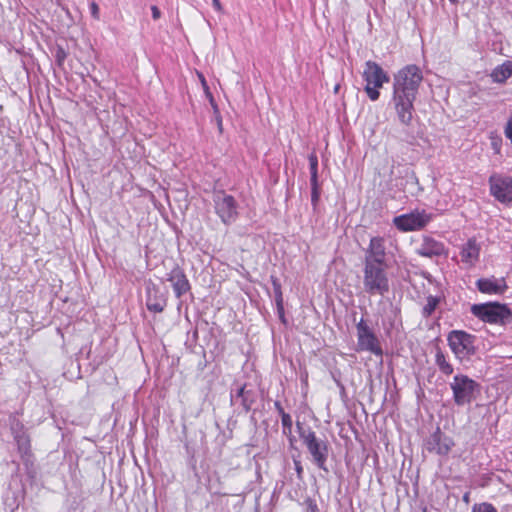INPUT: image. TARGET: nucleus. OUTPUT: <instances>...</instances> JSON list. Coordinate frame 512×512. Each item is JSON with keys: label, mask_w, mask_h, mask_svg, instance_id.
<instances>
[{"label": "nucleus", "mask_w": 512, "mask_h": 512, "mask_svg": "<svg viewBox=\"0 0 512 512\" xmlns=\"http://www.w3.org/2000/svg\"><path fill=\"white\" fill-rule=\"evenodd\" d=\"M452 4H456L458 0H449Z\"/></svg>", "instance_id": "nucleus-41"}, {"label": "nucleus", "mask_w": 512, "mask_h": 512, "mask_svg": "<svg viewBox=\"0 0 512 512\" xmlns=\"http://www.w3.org/2000/svg\"><path fill=\"white\" fill-rule=\"evenodd\" d=\"M281 423L284 429L290 430L292 428V418L288 413L281 415Z\"/></svg>", "instance_id": "nucleus-30"}, {"label": "nucleus", "mask_w": 512, "mask_h": 512, "mask_svg": "<svg viewBox=\"0 0 512 512\" xmlns=\"http://www.w3.org/2000/svg\"><path fill=\"white\" fill-rule=\"evenodd\" d=\"M479 254L480 246L475 239H469L467 243L463 245L460 252L462 262L470 265L478 260Z\"/></svg>", "instance_id": "nucleus-19"}, {"label": "nucleus", "mask_w": 512, "mask_h": 512, "mask_svg": "<svg viewBox=\"0 0 512 512\" xmlns=\"http://www.w3.org/2000/svg\"><path fill=\"white\" fill-rule=\"evenodd\" d=\"M272 282H273L277 311H278L279 316L283 319L284 318V307H283V296H282V291H281V285L277 279H273Z\"/></svg>", "instance_id": "nucleus-22"}, {"label": "nucleus", "mask_w": 512, "mask_h": 512, "mask_svg": "<svg viewBox=\"0 0 512 512\" xmlns=\"http://www.w3.org/2000/svg\"><path fill=\"white\" fill-rule=\"evenodd\" d=\"M401 325V320L399 316V310L397 307L391 305L390 311L385 315L382 320V326L387 334L394 329H398Z\"/></svg>", "instance_id": "nucleus-20"}, {"label": "nucleus", "mask_w": 512, "mask_h": 512, "mask_svg": "<svg viewBox=\"0 0 512 512\" xmlns=\"http://www.w3.org/2000/svg\"><path fill=\"white\" fill-rule=\"evenodd\" d=\"M387 264H378L376 261L364 262L363 286L370 295H385L390 285L387 276Z\"/></svg>", "instance_id": "nucleus-2"}, {"label": "nucleus", "mask_w": 512, "mask_h": 512, "mask_svg": "<svg viewBox=\"0 0 512 512\" xmlns=\"http://www.w3.org/2000/svg\"><path fill=\"white\" fill-rule=\"evenodd\" d=\"M338 89H339V86L337 85V86L335 87V92H336V93H337Z\"/></svg>", "instance_id": "nucleus-42"}, {"label": "nucleus", "mask_w": 512, "mask_h": 512, "mask_svg": "<svg viewBox=\"0 0 512 512\" xmlns=\"http://www.w3.org/2000/svg\"><path fill=\"white\" fill-rule=\"evenodd\" d=\"M489 192L501 204L512 207V176L493 173L488 179Z\"/></svg>", "instance_id": "nucleus-7"}, {"label": "nucleus", "mask_w": 512, "mask_h": 512, "mask_svg": "<svg viewBox=\"0 0 512 512\" xmlns=\"http://www.w3.org/2000/svg\"><path fill=\"white\" fill-rule=\"evenodd\" d=\"M14 440L17 444L18 452L26 466L33 464V454L31 452L30 437L20 421H14L11 426Z\"/></svg>", "instance_id": "nucleus-11"}, {"label": "nucleus", "mask_w": 512, "mask_h": 512, "mask_svg": "<svg viewBox=\"0 0 512 512\" xmlns=\"http://www.w3.org/2000/svg\"><path fill=\"white\" fill-rule=\"evenodd\" d=\"M300 438L307 447L315 465L319 469L327 472L326 461L329 453L328 443L317 438L315 432L310 429L301 431Z\"/></svg>", "instance_id": "nucleus-6"}, {"label": "nucleus", "mask_w": 512, "mask_h": 512, "mask_svg": "<svg viewBox=\"0 0 512 512\" xmlns=\"http://www.w3.org/2000/svg\"><path fill=\"white\" fill-rule=\"evenodd\" d=\"M471 312L476 317L489 323L505 324L511 319V311L509 308L498 302H488L484 304H474Z\"/></svg>", "instance_id": "nucleus-5"}, {"label": "nucleus", "mask_w": 512, "mask_h": 512, "mask_svg": "<svg viewBox=\"0 0 512 512\" xmlns=\"http://www.w3.org/2000/svg\"><path fill=\"white\" fill-rule=\"evenodd\" d=\"M212 5L216 11L223 13V6H222L220 0H212Z\"/></svg>", "instance_id": "nucleus-35"}, {"label": "nucleus", "mask_w": 512, "mask_h": 512, "mask_svg": "<svg viewBox=\"0 0 512 512\" xmlns=\"http://www.w3.org/2000/svg\"><path fill=\"white\" fill-rule=\"evenodd\" d=\"M410 180L412 184H418V179L414 175L411 176Z\"/></svg>", "instance_id": "nucleus-40"}, {"label": "nucleus", "mask_w": 512, "mask_h": 512, "mask_svg": "<svg viewBox=\"0 0 512 512\" xmlns=\"http://www.w3.org/2000/svg\"><path fill=\"white\" fill-rule=\"evenodd\" d=\"M309 165H310V182L318 181V159L316 155L312 154L309 156Z\"/></svg>", "instance_id": "nucleus-26"}, {"label": "nucleus", "mask_w": 512, "mask_h": 512, "mask_svg": "<svg viewBox=\"0 0 512 512\" xmlns=\"http://www.w3.org/2000/svg\"><path fill=\"white\" fill-rule=\"evenodd\" d=\"M213 207L221 222L227 226L233 224L239 216L238 202L223 190L213 193Z\"/></svg>", "instance_id": "nucleus-3"}, {"label": "nucleus", "mask_w": 512, "mask_h": 512, "mask_svg": "<svg viewBox=\"0 0 512 512\" xmlns=\"http://www.w3.org/2000/svg\"><path fill=\"white\" fill-rule=\"evenodd\" d=\"M423 81V73L420 67L409 64L401 68L393 77V104L397 119L405 127V140L412 143L414 137L408 132L413 124L414 102L417 98L419 87Z\"/></svg>", "instance_id": "nucleus-1"}, {"label": "nucleus", "mask_w": 512, "mask_h": 512, "mask_svg": "<svg viewBox=\"0 0 512 512\" xmlns=\"http://www.w3.org/2000/svg\"><path fill=\"white\" fill-rule=\"evenodd\" d=\"M167 281L172 284L175 296L181 298L185 293L190 290L189 281L184 271L179 267L175 266L170 273L167 275Z\"/></svg>", "instance_id": "nucleus-14"}, {"label": "nucleus", "mask_w": 512, "mask_h": 512, "mask_svg": "<svg viewBox=\"0 0 512 512\" xmlns=\"http://www.w3.org/2000/svg\"><path fill=\"white\" fill-rule=\"evenodd\" d=\"M90 11L94 19H99V6L95 2L90 4Z\"/></svg>", "instance_id": "nucleus-32"}, {"label": "nucleus", "mask_w": 512, "mask_h": 512, "mask_svg": "<svg viewBox=\"0 0 512 512\" xmlns=\"http://www.w3.org/2000/svg\"><path fill=\"white\" fill-rule=\"evenodd\" d=\"M363 78L366 81L365 92L372 101H376L380 97L379 89L384 83L389 82V76L382 67L374 61L365 63Z\"/></svg>", "instance_id": "nucleus-4"}, {"label": "nucleus", "mask_w": 512, "mask_h": 512, "mask_svg": "<svg viewBox=\"0 0 512 512\" xmlns=\"http://www.w3.org/2000/svg\"><path fill=\"white\" fill-rule=\"evenodd\" d=\"M472 512H498L497 509L490 503L483 502L474 504Z\"/></svg>", "instance_id": "nucleus-28"}, {"label": "nucleus", "mask_w": 512, "mask_h": 512, "mask_svg": "<svg viewBox=\"0 0 512 512\" xmlns=\"http://www.w3.org/2000/svg\"><path fill=\"white\" fill-rule=\"evenodd\" d=\"M476 337L464 331L454 330L448 335V343L452 352H473L478 347L475 345Z\"/></svg>", "instance_id": "nucleus-13"}, {"label": "nucleus", "mask_w": 512, "mask_h": 512, "mask_svg": "<svg viewBox=\"0 0 512 512\" xmlns=\"http://www.w3.org/2000/svg\"><path fill=\"white\" fill-rule=\"evenodd\" d=\"M476 284L479 291L486 294H502L507 288L504 278H482Z\"/></svg>", "instance_id": "nucleus-18"}, {"label": "nucleus", "mask_w": 512, "mask_h": 512, "mask_svg": "<svg viewBox=\"0 0 512 512\" xmlns=\"http://www.w3.org/2000/svg\"><path fill=\"white\" fill-rule=\"evenodd\" d=\"M231 400L235 403H237L240 400V404L246 411H249L251 409L252 403L254 401L252 397V392L246 390V385L238 387L236 392L231 394Z\"/></svg>", "instance_id": "nucleus-21"}, {"label": "nucleus", "mask_w": 512, "mask_h": 512, "mask_svg": "<svg viewBox=\"0 0 512 512\" xmlns=\"http://www.w3.org/2000/svg\"><path fill=\"white\" fill-rule=\"evenodd\" d=\"M433 219V214L426 210H414L393 219L395 227L403 232L417 231L426 227Z\"/></svg>", "instance_id": "nucleus-8"}, {"label": "nucleus", "mask_w": 512, "mask_h": 512, "mask_svg": "<svg viewBox=\"0 0 512 512\" xmlns=\"http://www.w3.org/2000/svg\"><path fill=\"white\" fill-rule=\"evenodd\" d=\"M356 331L360 350L383 352L378 336L363 318L357 323Z\"/></svg>", "instance_id": "nucleus-10"}, {"label": "nucleus", "mask_w": 512, "mask_h": 512, "mask_svg": "<svg viewBox=\"0 0 512 512\" xmlns=\"http://www.w3.org/2000/svg\"><path fill=\"white\" fill-rule=\"evenodd\" d=\"M450 387L453 392L455 404L463 406L471 403L479 385L466 375H456L454 376L453 382L450 383Z\"/></svg>", "instance_id": "nucleus-9"}, {"label": "nucleus", "mask_w": 512, "mask_h": 512, "mask_svg": "<svg viewBox=\"0 0 512 512\" xmlns=\"http://www.w3.org/2000/svg\"><path fill=\"white\" fill-rule=\"evenodd\" d=\"M274 406H275V408H276L277 412L280 414V416H281V415H283V413H286V412L284 411L283 407L281 406V403H280L279 401H276V402L274 403Z\"/></svg>", "instance_id": "nucleus-37"}, {"label": "nucleus", "mask_w": 512, "mask_h": 512, "mask_svg": "<svg viewBox=\"0 0 512 512\" xmlns=\"http://www.w3.org/2000/svg\"><path fill=\"white\" fill-rule=\"evenodd\" d=\"M294 465H295V470H296L297 476L299 479H301L302 474H303V467L301 465V462L299 460H294Z\"/></svg>", "instance_id": "nucleus-33"}, {"label": "nucleus", "mask_w": 512, "mask_h": 512, "mask_svg": "<svg viewBox=\"0 0 512 512\" xmlns=\"http://www.w3.org/2000/svg\"><path fill=\"white\" fill-rule=\"evenodd\" d=\"M311 184V203L313 206V209L315 210L317 208L319 199H320V188L318 181L310 182Z\"/></svg>", "instance_id": "nucleus-27"}, {"label": "nucleus", "mask_w": 512, "mask_h": 512, "mask_svg": "<svg viewBox=\"0 0 512 512\" xmlns=\"http://www.w3.org/2000/svg\"><path fill=\"white\" fill-rule=\"evenodd\" d=\"M491 77L496 83H505L508 78H510L509 73H507L505 69L504 63L497 66L491 74Z\"/></svg>", "instance_id": "nucleus-23"}, {"label": "nucleus", "mask_w": 512, "mask_h": 512, "mask_svg": "<svg viewBox=\"0 0 512 512\" xmlns=\"http://www.w3.org/2000/svg\"><path fill=\"white\" fill-rule=\"evenodd\" d=\"M146 306L149 311L160 313L166 306V299L155 284L146 288Z\"/></svg>", "instance_id": "nucleus-15"}, {"label": "nucleus", "mask_w": 512, "mask_h": 512, "mask_svg": "<svg viewBox=\"0 0 512 512\" xmlns=\"http://www.w3.org/2000/svg\"><path fill=\"white\" fill-rule=\"evenodd\" d=\"M462 500L464 503L469 504L470 503V492H466L463 495Z\"/></svg>", "instance_id": "nucleus-38"}, {"label": "nucleus", "mask_w": 512, "mask_h": 512, "mask_svg": "<svg viewBox=\"0 0 512 512\" xmlns=\"http://www.w3.org/2000/svg\"><path fill=\"white\" fill-rule=\"evenodd\" d=\"M440 299L435 296H428L426 300V304L422 309V314L424 317H429L435 311L436 307L439 304Z\"/></svg>", "instance_id": "nucleus-24"}, {"label": "nucleus", "mask_w": 512, "mask_h": 512, "mask_svg": "<svg viewBox=\"0 0 512 512\" xmlns=\"http://www.w3.org/2000/svg\"><path fill=\"white\" fill-rule=\"evenodd\" d=\"M306 512H319L318 506L315 501L308 499L306 501Z\"/></svg>", "instance_id": "nucleus-31"}, {"label": "nucleus", "mask_w": 512, "mask_h": 512, "mask_svg": "<svg viewBox=\"0 0 512 512\" xmlns=\"http://www.w3.org/2000/svg\"><path fill=\"white\" fill-rule=\"evenodd\" d=\"M67 57L66 51L62 47H57L55 52V58L58 66H62Z\"/></svg>", "instance_id": "nucleus-29"}, {"label": "nucleus", "mask_w": 512, "mask_h": 512, "mask_svg": "<svg viewBox=\"0 0 512 512\" xmlns=\"http://www.w3.org/2000/svg\"><path fill=\"white\" fill-rule=\"evenodd\" d=\"M444 252V244L429 236H424L422 239V243L417 248V253L419 255L429 258H432L434 256H440L444 254Z\"/></svg>", "instance_id": "nucleus-17"}, {"label": "nucleus", "mask_w": 512, "mask_h": 512, "mask_svg": "<svg viewBox=\"0 0 512 512\" xmlns=\"http://www.w3.org/2000/svg\"><path fill=\"white\" fill-rule=\"evenodd\" d=\"M152 17L154 20H158L161 17V12L157 6L151 7Z\"/></svg>", "instance_id": "nucleus-34"}, {"label": "nucleus", "mask_w": 512, "mask_h": 512, "mask_svg": "<svg viewBox=\"0 0 512 512\" xmlns=\"http://www.w3.org/2000/svg\"><path fill=\"white\" fill-rule=\"evenodd\" d=\"M424 446L427 451L436 453L438 455H447L454 442L452 438L441 432L440 428L437 429L425 440Z\"/></svg>", "instance_id": "nucleus-12"}, {"label": "nucleus", "mask_w": 512, "mask_h": 512, "mask_svg": "<svg viewBox=\"0 0 512 512\" xmlns=\"http://www.w3.org/2000/svg\"><path fill=\"white\" fill-rule=\"evenodd\" d=\"M199 79H200L202 85L204 86V88L207 89L208 87L206 85L205 78H204V76L202 74H199Z\"/></svg>", "instance_id": "nucleus-39"}, {"label": "nucleus", "mask_w": 512, "mask_h": 512, "mask_svg": "<svg viewBox=\"0 0 512 512\" xmlns=\"http://www.w3.org/2000/svg\"><path fill=\"white\" fill-rule=\"evenodd\" d=\"M385 255L384 239L373 237L366 251L364 262L376 261L378 264H386Z\"/></svg>", "instance_id": "nucleus-16"}, {"label": "nucleus", "mask_w": 512, "mask_h": 512, "mask_svg": "<svg viewBox=\"0 0 512 512\" xmlns=\"http://www.w3.org/2000/svg\"><path fill=\"white\" fill-rule=\"evenodd\" d=\"M505 69L507 73H509L510 77L512 76V60H507L504 62Z\"/></svg>", "instance_id": "nucleus-36"}, {"label": "nucleus", "mask_w": 512, "mask_h": 512, "mask_svg": "<svg viewBox=\"0 0 512 512\" xmlns=\"http://www.w3.org/2000/svg\"><path fill=\"white\" fill-rule=\"evenodd\" d=\"M436 363L439 366V369L446 375H450L453 373L452 365L446 360L444 354H436Z\"/></svg>", "instance_id": "nucleus-25"}]
</instances>
